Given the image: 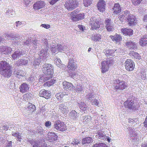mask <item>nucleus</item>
Instances as JSON below:
<instances>
[{"mask_svg":"<svg viewBox=\"0 0 147 147\" xmlns=\"http://www.w3.org/2000/svg\"><path fill=\"white\" fill-rule=\"evenodd\" d=\"M129 133L130 137H133L134 136H136L138 135L136 131H134V130L131 127L129 128Z\"/></svg>","mask_w":147,"mask_h":147,"instance_id":"nucleus-49","label":"nucleus"},{"mask_svg":"<svg viewBox=\"0 0 147 147\" xmlns=\"http://www.w3.org/2000/svg\"><path fill=\"white\" fill-rule=\"evenodd\" d=\"M93 141V140L90 137H86L82 139V146H87L88 144Z\"/></svg>","mask_w":147,"mask_h":147,"instance_id":"nucleus-22","label":"nucleus"},{"mask_svg":"<svg viewBox=\"0 0 147 147\" xmlns=\"http://www.w3.org/2000/svg\"><path fill=\"white\" fill-rule=\"evenodd\" d=\"M93 147H107V146L104 143H99L94 144Z\"/></svg>","mask_w":147,"mask_h":147,"instance_id":"nucleus-54","label":"nucleus"},{"mask_svg":"<svg viewBox=\"0 0 147 147\" xmlns=\"http://www.w3.org/2000/svg\"><path fill=\"white\" fill-rule=\"evenodd\" d=\"M102 23V21L100 18L94 19L93 22H90V26H91V29L92 30H97L100 27V25Z\"/></svg>","mask_w":147,"mask_h":147,"instance_id":"nucleus-8","label":"nucleus"},{"mask_svg":"<svg viewBox=\"0 0 147 147\" xmlns=\"http://www.w3.org/2000/svg\"><path fill=\"white\" fill-rule=\"evenodd\" d=\"M51 122L49 121H47L45 124V126L48 128L50 127L51 125Z\"/></svg>","mask_w":147,"mask_h":147,"instance_id":"nucleus-62","label":"nucleus"},{"mask_svg":"<svg viewBox=\"0 0 147 147\" xmlns=\"http://www.w3.org/2000/svg\"><path fill=\"white\" fill-rule=\"evenodd\" d=\"M11 67H8L7 68L3 70H0V74L5 78H9L12 74V71Z\"/></svg>","mask_w":147,"mask_h":147,"instance_id":"nucleus-12","label":"nucleus"},{"mask_svg":"<svg viewBox=\"0 0 147 147\" xmlns=\"http://www.w3.org/2000/svg\"><path fill=\"white\" fill-rule=\"evenodd\" d=\"M78 1L76 0H70L66 1L65 6L69 10H72L78 6Z\"/></svg>","mask_w":147,"mask_h":147,"instance_id":"nucleus-6","label":"nucleus"},{"mask_svg":"<svg viewBox=\"0 0 147 147\" xmlns=\"http://www.w3.org/2000/svg\"><path fill=\"white\" fill-rule=\"evenodd\" d=\"M114 63L113 60H110L107 58L106 61H102L101 62V71L102 73H104L108 70L109 66Z\"/></svg>","mask_w":147,"mask_h":147,"instance_id":"nucleus-5","label":"nucleus"},{"mask_svg":"<svg viewBox=\"0 0 147 147\" xmlns=\"http://www.w3.org/2000/svg\"><path fill=\"white\" fill-rule=\"evenodd\" d=\"M35 107L34 105H33L30 103H28L26 109L29 113H31L33 112L35 110Z\"/></svg>","mask_w":147,"mask_h":147,"instance_id":"nucleus-38","label":"nucleus"},{"mask_svg":"<svg viewBox=\"0 0 147 147\" xmlns=\"http://www.w3.org/2000/svg\"><path fill=\"white\" fill-rule=\"evenodd\" d=\"M68 71L69 73L74 71L76 68V65L73 58H69L68 65H67Z\"/></svg>","mask_w":147,"mask_h":147,"instance_id":"nucleus-11","label":"nucleus"},{"mask_svg":"<svg viewBox=\"0 0 147 147\" xmlns=\"http://www.w3.org/2000/svg\"><path fill=\"white\" fill-rule=\"evenodd\" d=\"M44 129L40 127L34 131V133H38L40 135H42L43 133Z\"/></svg>","mask_w":147,"mask_h":147,"instance_id":"nucleus-56","label":"nucleus"},{"mask_svg":"<svg viewBox=\"0 0 147 147\" xmlns=\"http://www.w3.org/2000/svg\"><path fill=\"white\" fill-rule=\"evenodd\" d=\"M125 68L128 71H132L134 70L135 65L134 61L131 59H127L125 62Z\"/></svg>","mask_w":147,"mask_h":147,"instance_id":"nucleus-9","label":"nucleus"},{"mask_svg":"<svg viewBox=\"0 0 147 147\" xmlns=\"http://www.w3.org/2000/svg\"><path fill=\"white\" fill-rule=\"evenodd\" d=\"M63 88L66 90H72L75 88L71 83L65 81L63 82Z\"/></svg>","mask_w":147,"mask_h":147,"instance_id":"nucleus-23","label":"nucleus"},{"mask_svg":"<svg viewBox=\"0 0 147 147\" xmlns=\"http://www.w3.org/2000/svg\"><path fill=\"white\" fill-rule=\"evenodd\" d=\"M46 133L48 136L47 137L49 138V140H55V138H56L57 136L55 133L50 132L49 131H47Z\"/></svg>","mask_w":147,"mask_h":147,"instance_id":"nucleus-37","label":"nucleus"},{"mask_svg":"<svg viewBox=\"0 0 147 147\" xmlns=\"http://www.w3.org/2000/svg\"><path fill=\"white\" fill-rule=\"evenodd\" d=\"M83 88V87L81 86H78L75 88V90L76 92H80L82 90Z\"/></svg>","mask_w":147,"mask_h":147,"instance_id":"nucleus-59","label":"nucleus"},{"mask_svg":"<svg viewBox=\"0 0 147 147\" xmlns=\"http://www.w3.org/2000/svg\"><path fill=\"white\" fill-rule=\"evenodd\" d=\"M82 118L83 120H84L83 122L85 123L90 121L91 120V117L90 116H89L88 115L83 116Z\"/></svg>","mask_w":147,"mask_h":147,"instance_id":"nucleus-46","label":"nucleus"},{"mask_svg":"<svg viewBox=\"0 0 147 147\" xmlns=\"http://www.w3.org/2000/svg\"><path fill=\"white\" fill-rule=\"evenodd\" d=\"M6 34H5V35H4V36H0V43L3 42L4 40L6 39H8L7 38V37L6 36Z\"/></svg>","mask_w":147,"mask_h":147,"instance_id":"nucleus-61","label":"nucleus"},{"mask_svg":"<svg viewBox=\"0 0 147 147\" xmlns=\"http://www.w3.org/2000/svg\"><path fill=\"white\" fill-rule=\"evenodd\" d=\"M57 48L59 51L65 53L69 50L67 46L64 44H59L57 45Z\"/></svg>","mask_w":147,"mask_h":147,"instance_id":"nucleus-21","label":"nucleus"},{"mask_svg":"<svg viewBox=\"0 0 147 147\" xmlns=\"http://www.w3.org/2000/svg\"><path fill=\"white\" fill-rule=\"evenodd\" d=\"M43 73L47 76H51L53 74V67H51V68H49L47 69H42Z\"/></svg>","mask_w":147,"mask_h":147,"instance_id":"nucleus-33","label":"nucleus"},{"mask_svg":"<svg viewBox=\"0 0 147 147\" xmlns=\"http://www.w3.org/2000/svg\"><path fill=\"white\" fill-rule=\"evenodd\" d=\"M53 127L59 131H63L66 129V125L64 122L60 120H57L54 122Z\"/></svg>","mask_w":147,"mask_h":147,"instance_id":"nucleus-7","label":"nucleus"},{"mask_svg":"<svg viewBox=\"0 0 147 147\" xmlns=\"http://www.w3.org/2000/svg\"><path fill=\"white\" fill-rule=\"evenodd\" d=\"M110 37L113 41L117 42H119L122 39V37L120 35L117 34L113 36L111 35Z\"/></svg>","mask_w":147,"mask_h":147,"instance_id":"nucleus-29","label":"nucleus"},{"mask_svg":"<svg viewBox=\"0 0 147 147\" xmlns=\"http://www.w3.org/2000/svg\"><path fill=\"white\" fill-rule=\"evenodd\" d=\"M140 45L142 47L147 46V35H144L140 41Z\"/></svg>","mask_w":147,"mask_h":147,"instance_id":"nucleus-30","label":"nucleus"},{"mask_svg":"<svg viewBox=\"0 0 147 147\" xmlns=\"http://www.w3.org/2000/svg\"><path fill=\"white\" fill-rule=\"evenodd\" d=\"M64 95L65 94L63 92H61L56 94L55 95V97L58 100H61Z\"/></svg>","mask_w":147,"mask_h":147,"instance_id":"nucleus-51","label":"nucleus"},{"mask_svg":"<svg viewBox=\"0 0 147 147\" xmlns=\"http://www.w3.org/2000/svg\"><path fill=\"white\" fill-rule=\"evenodd\" d=\"M45 5L44 1H38L34 4V9L35 10H37L43 7Z\"/></svg>","mask_w":147,"mask_h":147,"instance_id":"nucleus-17","label":"nucleus"},{"mask_svg":"<svg viewBox=\"0 0 147 147\" xmlns=\"http://www.w3.org/2000/svg\"><path fill=\"white\" fill-rule=\"evenodd\" d=\"M6 36L7 37V38L8 40L10 39L11 40H13L14 41L16 40V41L18 40L19 39L21 38H22V37L19 36V35H12L11 34L10 35L8 34H6Z\"/></svg>","mask_w":147,"mask_h":147,"instance_id":"nucleus-31","label":"nucleus"},{"mask_svg":"<svg viewBox=\"0 0 147 147\" xmlns=\"http://www.w3.org/2000/svg\"><path fill=\"white\" fill-rule=\"evenodd\" d=\"M83 13H80L78 9L72 11L70 15V19L73 21L77 22L84 18Z\"/></svg>","mask_w":147,"mask_h":147,"instance_id":"nucleus-4","label":"nucleus"},{"mask_svg":"<svg viewBox=\"0 0 147 147\" xmlns=\"http://www.w3.org/2000/svg\"><path fill=\"white\" fill-rule=\"evenodd\" d=\"M121 31L123 34L128 35L129 36L132 35L133 34V30L131 29L123 28L121 29Z\"/></svg>","mask_w":147,"mask_h":147,"instance_id":"nucleus-35","label":"nucleus"},{"mask_svg":"<svg viewBox=\"0 0 147 147\" xmlns=\"http://www.w3.org/2000/svg\"><path fill=\"white\" fill-rule=\"evenodd\" d=\"M55 64L58 67L61 68L65 66L64 64L62 63V62L60 59L58 57H55Z\"/></svg>","mask_w":147,"mask_h":147,"instance_id":"nucleus-39","label":"nucleus"},{"mask_svg":"<svg viewBox=\"0 0 147 147\" xmlns=\"http://www.w3.org/2000/svg\"><path fill=\"white\" fill-rule=\"evenodd\" d=\"M124 105L125 108L133 111L137 110L138 107V104L134 97L127 100L124 102Z\"/></svg>","mask_w":147,"mask_h":147,"instance_id":"nucleus-2","label":"nucleus"},{"mask_svg":"<svg viewBox=\"0 0 147 147\" xmlns=\"http://www.w3.org/2000/svg\"><path fill=\"white\" fill-rule=\"evenodd\" d=\"M127 20L130 26H133L137 24V19L136 17L132 14H130L128 16Z\"/></svg>","mask_w":147,"mask_h":147,"instance_id":"nucleus-13","label":"nucleus"},{"mask_svg":"<svg viewBox=\"0 0 147 147\" xmlns=\"http://www.w3.org/2000/svg\"><path fill=\"white\" fill-rule=\"evenodd\" d=\"M58 111L59 112H61L63 113H65L67 112V107L64 104H61L58 107Z\"/></svg>","mask_w":147,"mask_h":147,"instance_id":"nucleus-27","label":"nucleus"},{"mask_svg":"<svg viewBox=\"0 0 147 147\" xmlns=\"http://www.w3.org/2000/svg\"><path fill=\"white\" fill-rule=\"evenodd\" d=\"M138 121V119L136 118L131 119L130 118L128 120V121L129 123H134V124H137L136 122Z\"/></svg>","mask_w":147,"mask_h":147,"instance_id":"nucleus-58","label":"nucleus"},{"mask_svg":"<svg viewBox=\"0 0 147 147\" xmlns=\"http://www.w3.org/2000/svg\"><path fill=\"white\" fill-rule=\"evenodd\" d=\"M6 13L7 14H8L10 16H12L13 15L15 14V12L12 9H8Z\"/></svg>","mask_w":147,"mask_h":147,"instance_id":"nucleus-57","label":"nucleus"},{"mask_svg":"<svg viewBox=\"0 0 147 147\" xmlns=\"http://www.w3.org/2000/svg\"><path fill=\"white\" fill-rule=\"evenodd\" d=\"M29 86V85L26 83H22L20 87V91L22 93H24L28 92L30 88Z\"/></svg>","mask_w":147,"mask_h":147,"instance_id":"nucleus-19","label":"nucleus"},{"mask_svg":"<svg viewBox=\"0 0 147 147\" xmlns=\"http://www.w3.org/2000/svg\"><path fill=\"white\" fill-rule=\"evenodd\" d=\"M11 51V49L9 47L7 46L0 47V52H1L2 54L8 55L10 53Z\"/></svg>","mask_w":147,"mask_h":147,"instance_id":"nucleus-16","label":"nucleus"},{"mask_svg":"<svg viewBox=\"0 0 147 147\" xmlns=\"http://www.w3.org/2000/svg\"><path fill=\"white\" fill-rule=\"evenodd\" d=\"M144 127L146 128V131L147 132V116L144 122Z\"/></svg>","mask_w":147,"mask_h":147,"instance_id":"nucleus-64","label":"nucleus"},{"mask_svg":"<svg viewBox=\"0 0 147 147\" xmlns=\"http://www.w3.org/2000/svg\"><path fill=\"white\" fill-rule=\"evenodd\" d=\"M45 38H43L41 40V43H42V40H44V39H45ZM47 39V38H46ZM47 43L48 44H47V46L48 47H49V48L48 49V55H48L49 54V53H48V51H49V49H50V50H51V51L53 53H55L56 52V47H52L51 46H49V45L50 44V42H49H49H48V41L47 40ZM43 43H44L43 42Z\"/></svg>","mask_w":147,"mask_h":147,"instance_id":"nucleus-45","label":"nucleus"},{"mask_svg":"<svg viewBox=\"0 0 147 147\" xmlns=\"http://www.w3.org/2000/svg\"><path fill=\"white\" fill-rule=\"evenodd\" d=\"M55 82V81L54 80H49L47 82H46L44 84V86H48L49 87L54 84Z\"/></svg>","mask_w":147,"mask_h":147,"instance_id":"nucleus-47","label":"nucleus"},{"mask_svg":"<svg viewBox=\"0 0 147 147\" xmlns=\"http://www.w3.org/2000/svg\"><path fill=\"white\" fill-rule=\"evenodd\" d=\"M113 10L114 13L116 14H119L121 12V7L118 3H116L114 4Z\"/></svg>","mask_w":147,"mask_h":147,"instance_id":"nucleus-34","label":"nucleus"},{"mask_svg":"<svg viewBox=\"0 0 147 147\" xmlns=\"http://www.w3.org/2000/svg\"><path fill=\"white\" fill-rule=\"evenodd\" d=\"M93 0H83L84 5L86 7L90 6L92 3Z\"/></svg>","mask_w":147,"mask_h":147,"instance_id":"nucleus-53","label":"nucleus"},{"mask_svg":"<svg viewBox=\"0 0 147 147\" xmlns=\"http://www.w3.org/2000/svg\"><path fill=\"white\" fill-rule=\"evenodd\" d=\"M105 2L103 0H99L97 5L98 9L100 12H103L105 11Z\"/></svg>","mask_w":147,"mask_h":147,"instance_id":"nucleus-18","label":"nucleus"},{"mask_svg":"<svg viewBox=\"0 0 147 147\" xmlns=\"http://www.w3.org/2000/svg\"><path fill=\"white\" fill-rule=\"evenodd\" d=\"M79 115V113H77L75 110H72L69 113V117L72 120H77Z\"/></svg>","mask_w":147,"mask_h":147,"instance_id":"nucleus-25","label":"nucleus"},{"mask_svg":"<svg viewBox=\"0 0 147 147\" xmlns=\"http://www.w3.org/2000/svg\"><path fill=\"white\" fill-rule=\"evenodd\" d=\"M114 87L116 91L118 93H119L121 92V90L126 88L127 85L124 81L117 80L115 82Z\"/></svg>","mask_w":147,"mask_h":147,"instance_id":"nucleus-3","label":"nucleus"},{"mask_svg":"<svg viewBox=\"0 0 147 147\" xmlns=\"http://www.w3.org/2000/svg\"><path fill=\"white\" fill-rule=\"evenodd\" d=\"M95 96L94 94L91 92L88 93L86 96V98L87 100H92V98H94Z\"/></svg>","mask_w":147,"mask_h":147,"instance_id":"nucleus-50","label":"nucleus"},{"mask_svg":"<svg viewBox=\"0 0 147 147\" xmlns=\"http://www.w3.org/2000/svg\"><path fill=\"white\" fill-rule=\"evenodd\" d=\"M116 50L105 49L103 50V53L107 57L114 56L115 52Z\"/></svg>","mask_w":147,"mask_h":147,"instance_id":"nucleus-24","label":"nucleus"},{"mask_svg":"<svg viewBox=\"0 0 147 147\" xmlns=\"http://www.w3.org/2000/svg\"><path fill=\"white\" fill-rule=\"evenodd\" d=\"M101 36L99 34H97L94 35L93 40L96 42L99 41L101 39Z\"/></svg>","mask_w":147,"mask_h":147,"instance_id":"nucleus-55","label":"nucleus"},{"mask_svg":"<svg viewBox=\"0 0 147 147\" xmlns=\"http://www.w3.org/2000/svg\"><path fill=\"white\" fill-rule=\"evenodd\" d=\"M130 54L132 55L134 58L136 59H141L140 55L138 53H136L134 51H131L130 52Z\"/></svg>","mask_w":147,"mask_h":147,"instance_id":"nucleus-52","label":"nucleus"},{"mask_svg":"<svg viewBox=\"0 0 147 147\" xmlns=\"http://www.w3.org/2000/svg\"><path fill=\"white\" fill-rule=\"evenodd\" d=\"M125 45L128 49L131 50H135L137 48L136 43L131 40L127 41L125 42Z\"/></svg>","mask_w":147,"mask_h":147,"instance_id":"nucleus-20","label":"nucleus"},{"mask_svg":"<svg viewBox=\"0 0 147 147\" xmlns=\"http://www.w3.org/2000/svg\"><path fill=\"white\" fill-rule=\"evenodd\" d=\"M71 144L75 147H79L82 146V143L81 142L80 140L74 139L72 142Z\"/></svg>","mask_w":147,"mask_h":147,"instance_id":"nucleus-43","label":"nucleus"},{"mask_svg":"<svg viewBox=\"0 0 147 147\" xmlns=\"http://www.w3.org/2000/svg\"><path fill=\"white\" fill-rule=\"evenodd\" d=\"M101 102L100 100L99 99L95 98L91 101V103L93 105L98 106L99 105Z\"/></svg>","mask_w":147,"mask_h":147,"instance_id":"nucleus-48","label":"nucleus"},{"mask_svg":"<svg viewBox=\"0 0 147 147\" xmlns=\"http://www.w3.org/2000/svg\"><path fill=\"white\" fill-rule=\"evenodd\" d=\"M138 137V135L130 137L129 141L130 143L133 145H136L138 141L139 140Z\"/></svg>","mask_w":147,"mask_h":147,"instance_id":"nucleus-32","label":"nucleus"},{"mask_svg":"<svg viewBox=\"0 0 147 147\" xmlns=\"http://www.w3.org/2000/svg\"><path fill=\"white\" fill-rule=\"evenodd\" d=\"M142 1V0H132V3L136 5L139 4Z\"/></svg>","mask_w":147,"mask_h":147,"instance_id":"nucleus-60","label":"nucleus"},{"mask_svg":"<svg viewBox=\"0 0 147 147\" xmlns=\"http://www.w3.org/2000/svg\"><path fill=\"white\" fill-rule=\"evenodd\" d=\"M105 28L108 31L110 32L113 31L114 24L113 21L111 19H107L105 20Z\"/></svg>","mask_w":147,"mask_h":147,"instance_id":"nucleus-10","label":"nucleus"},{"mask_svg":"<svg viewBox=\"0 0 147 147\" xmlns=\"http://www.w3.org/2000/svg\"><path fill=\"white\" fill-rule=\"evenodd\" d=\"M22 55V51L18 49L14 52L11 56L13 59H16Z\"/></svg>","mask_w":147,"mask_h":147,"instance_id":"nucleus-26","label":"nucleus"},{"mask_svg":"<svg viewBox=\"0 0 147 147\" xmlns=\"http://www.w3.org/2000/svg\"><path fill=\"white\" fill-rule=\"evenodd\" d=\"M14 74L17 76H21L22 77L25 76L26 74L25 72L21 69L15 70L14 72Z\"/></svg>","mask_w":147,"mask_h":147,"instance_id":"nucleus-40","label":"nucleus"},{"mask_svg":"<svg viewBox=\"0 0 147 147\" xmlns=\"http://www.w3.org/2000/svg\"><path fill=\"white\" fill-rule=\"evenodd\" d=\"M42 42L44 43V46H42L41 48V50L39 54L40 58L35 59L34 60L32 61L31 63H33L34 67L39 66L41 64V62H43L44 58L46 57L48 55V50L49 47L47 46V40L46 39L42 40Z\"/></svg>","mask_w":147,"mask_h":147,"instance_id":"nucleus-1","label":"nucleus"},{"mask_svg":"<svg viewBox=\"0 0 147 147\" xmlns=\"http://www.w3.org/2000/svg\"><path fill=\"white\" fill-rule=\"evenodd\" d=\"M46 59L45 58H44V60L43 62H41V65H42L43 67L42 69H47L49 68H51V64H49L46 63Z\"/></svg>","mask_w":147,"mask_h":147,"instance_id":"nucleus-36","label":"nucleus"},{"mask_svg":"<svg viewBox=\"0 0 147 147\" xmlns=\"http://www.w3.org/2000/svg\"><path fill=\"white\" fill-rule=\"evenodd\" d=\"M10 67L9 64L5 61H2L0 62V70H3Z\"/></svg>","mask_w":147,"mask_h":147,"instance_id":"nucleus-41","label":"nucleus"},{"mask_svg":"<svg viewBox=\"0 0 147 147\" xmlns=\"http://www.w3.org/2000/svg\"><path fill=\"white\" fill-rule=\"evenodd\" d=\"M96 137L97 138L103 140L107 138V136L105 132H98Z\"/></svg>","mask_w":147,"mask_h":147,"instance_id":"nucleus-42","label":"nucleus"},{"mask_svg":"<svg viewBox=\"0 0 147 147\" xmlns=\"http://www.w3.org/2000/svg\"><path fill=\"white\" fill-rule=\"evenodd\" d=\"M15 25L16 26V28H17V27H21V25H23L22 23V22L18 21V22H15Z\"/></svg>","mask_w":147,"mask_h":147,"instance_id":"nucleus-63","label":"nucleus"},{"mask_svg":"<svg viewBox=\"0 0 147 147\" xmlns=\"http://www.w3.org/2000/svg\"><path fill=\"white\" fill-rule=\"evenodd\" d=\"M39 95L40 96L48 99L50 98L51 92L49 90L43 89L40 91Z\"/></svg>","mask_w":147,"mask_h":147,"instance_id":"nucleus-14","label":"nucleus"},{"mask_svg":"<svg viewBox=\"0 0 147 147\" xmlns=\"http://www.w3.org/2000/svg\"><path fill=\"white\" fill-rule=\"evenodd\" d=\"M78 106L81 111L84 112V113H88V106L86 103L83 102L78 103Z\"/></svg>","mask_w":147,"mask_h":147,"instance_id":"nucleus-15","label":"nucleus"},{"mask_svg":"<svg viewBox=\"0 0 147 147\" xmlns=\"http://www.w3.org/2000/svg\"><path fill=\"white\" fill-rule=\"evenodd\" d=\"M28 60L24 58L20 59L15 63V65L18 66H22L26 65L28 63Z\"/></svg>","mask_w":147,"mask_h":147,"instance_id":"nucleus-28","label":"nucleus"},{"mask_svg":"<svg viewBox=\"0 0 147 147\" xmlns=\"http://www.w3.org/2000/svg\"><path fill=\"white\" fill-rule=\"evenodd\" d=\"M34 97L33 94L31 93H27L23 95L24 98L25 100H31Z\"/></svg>","mask_w":147,"mask_h":147,"instance_id":"nucleus-44","label":"nucleus"}]
</instances>
